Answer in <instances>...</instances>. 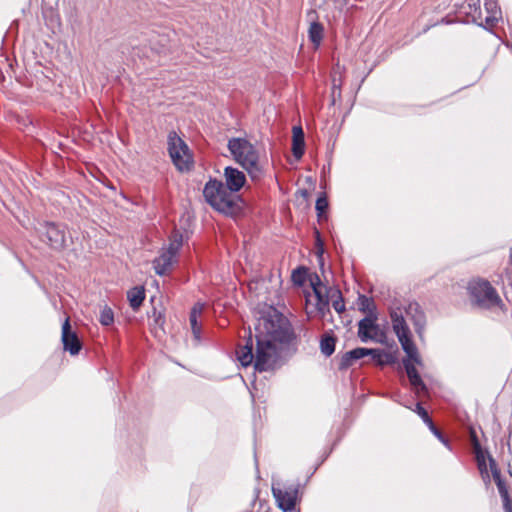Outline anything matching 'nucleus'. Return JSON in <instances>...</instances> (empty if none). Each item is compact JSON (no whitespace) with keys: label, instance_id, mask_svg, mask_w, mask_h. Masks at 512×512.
I'll list each match as a JSON object with an SVG mask.
<instances>
[{"label":"nucleus","instance_id":"nucleus-1","mask_svg":"<svg viewBox=\"0 0 512 512\" xmlns=\"http://www.w3.org/2000/svg\"><path fill=\"white\" fill-rule=\"evenodd\" d=\"M255 331L256 354L253 353V338L249 332L245 344L237 350V358L245 367L254 361L258 371L273 369L281 358L284 346L292 339L291 326L286 317L273 309L258 320Z\"/></svg>","mask_w":512,"mask_h":512},{"label":"nucleus","instance_id":"nucleus-2","mask_svg":"<svg viewBox=\"0 0 512 512\" xmlns=\"http://www.w3.org/2000/svg\"><path fill=\"white\" fill-rule=\"evenodd\" d=\"M390 319L393 331L396 334L403 351L407 355V358L403 360V365L408 379L417 393L425 391L426 386L415 368V364L422 365V360L418 349L412 340V334L406 323L402 309L400 307L391 308Z\"/></svg>","mask_w":512,"mask_h":512},{"label":"nucleus","instance_id":"nucleus-3","mask_svg":"<svg viewBox=\"0 0 512 512\" xmlns=\"http://www.w3.org/2000/svg\"><path fill=\"white\" fill-rule=\"evenodd\" d=\"M228 149L233 159L241 165L252 180L264 175L265 162L258 148L246 138H232L228 141Z\"/></svg>","mask_w":512,"mask_h":512},{"label":"nucleus","instance_id":"nucleus-4","mask_svg":"<svg viewBox=\"0 0 512 512\" xmlns=\"http://www.w3.org/2000/svg\"><path fill=\"white\" fill-rule=\"evenodd\" d=\"M311 286L316 299V303L312 304L307 299L306 313L308 317H320L324 319L326 314L330 312L329 300L333 299L332 306L336 312L342 313L345 310L344 301L338 289L327 288L321 283L318 275H314L311 279Z\"/></svg>","mask_w":512,"mask_h":512},{"label":"nucleus","instance_id":"nucleus-5","mask_svg":"<svg viewBox=\"0 0 512 512\" xmlns=\"http://www.w3.org/2000/svg\"><path fill=\"white\" fill-rule=\"evenodd\" d=\"M470 300L481 309L501 308L503 302L489 281L484 279L472 280L468 285Z\"/></svg>","mask_w":512,"mask_h":512},{"label":"nucleus","instance_id":"nucleus-6","mask_svg":"<svg viewBox=\"0 0 512 512\" xmlns=\"http://www.w3.org/2000/svg\"><path fill=\"white\" fill-rule=\"evenodd\" d=\"M182 235L174 233L170 238V243L167 248H163L160 255L154 259L153 267L156 274L162 276L167 274L174 263L176 262V256L182 246Z\"/></svg>","mask_w":512,"mask_h":512},{"label":"nucleus","instance_id":"nucleus-7","mask_svg":"<svg viewBox=\"0 0 512 512\" xmlns=\"http://www.w3.org/2000/svg\"><path fill=\"white\" fill-rule=\"evenodd\" d=\"M168 151L174 165L180 170H188L191 166V155L186 143L177 135L170 132L168 135Z\"/></svg>","mask_w":512,"mask_h":512},{"label":"nucleus","instance_id":"nucleus-8","mask_svg":"<svg viewBox=\"0 0 512 512\" xmlns=\"http://www.w3.org/2000/svg\"><path fill=\"white\" fill-rule=\"evenodd\" d=\"M272 493L278 507L283 512L292 511L295 508L297 495H298V487L291 485L287 488H281L280 483L272 484Z\"/></svg>","mask_w":512,"mask_h":512},{"label":"nucleus","instance_id":"nucleus-9","mask_svg":"<svg viewBox=\"0 0 512 512\" xmlns=\"http://www.w3.org/2000/svg\"><path fill=\"white\" fill-rule=\"evenodd\" d=\"M41 236L45 237L48 245L55 250H62L65 247V232L54 223H46L40 230Z\"/></svg>","mask_w":512,"mask_h":512},{"label":"nucleus","instance_id":"nucleus-10","mask_svg":"<svg viewBox=\"0 0 512 512\" xmlns=\"http://www.w3.org/2000/svg\"><path fill=\"white\" fill-rule=\"evenodd\" d=\"M224 184L217 180H210L206 183L203 195L205 200L214 208V209H226L228 207L227 201L217 200L219 193L223 191Z\"/></svg>","mask_w":512,"mask_h":512},{"label":"nucleus","instance_id":"nucleus-11","mask_svg":"<svg viewBox=\"0 0 512 512\" xmlns=\"http://www.w3.org/2000/svg\"><path fill=\"white\" fill-rule=\"evenodd\" d=\"M61 340L65 351L71 355H77L81 350V342L77 334L71 330L69 318H66L62 325Z\"/></svg>","mask_w":512,"mask_h":512},{"label":"nucleus","instance_id":"nucleus-12","mask_svg":"<svg viewBox=\"0 0 512 512\" xmlns=\"http://www.w3.org/2000/svg\"><path fill=\"white\" fill-rule=\"evenodd\" d=\"M405 313L413 322L415 327V331L418 334L419 338H423L426 318L423 311L420 308V305L416 302H411L405 307Z\"/></svg>","mask_w":512,"mask_h":512},{"label":"nucleus","instance_id":"nucleus-13","mask_svg":"<svg viewBox=\"0 0 512 512\" xmlns=\"http://www.w3.org/2000/svg\"><path fill=\"white\" fill-rule=\"evenodd\" d=\"M379 332V326L375 323V319L367 316L358 323V337L362 342L376 340Z\"/></svg>","mask_w":512,"mask_h":512},{"label":"nucleus","instance_id":"nucleus-14","mask_svg":"<svg viewBox=\"0 0 512 512\" xmlns=\"http://www.w3.org/2000/svg\"><path fill=\"white\" fill-rule=\"evenodd\" d=\"M224 176L227 184L226 187L233 192L239 191L246 181L244 173L233 167H226Z\"/></svg>","mask_w":512,"mask_h":512},{"label":"nucleus","instance_id":"nucleus-15","mask_svg":"<svg viewBox=\"0 0 512 512\" xmlns=\"http://www.w3.org/2000/svg\"><path fill=\"white\" fill-rule=\"evenodd\" d=\"M372 352L373 351H371L369 348H362V347L355 348L351 351H348L342 356L340 363H339V368L347 369L348 367L353 365L356 360L362 359V358L368 356V353H372Z\"/></svg>","mask_w":512,"mask_h":512},{"label":"nucleus","instance_id":"nucleus-16","mask_svg":"<svg viewBox=\"0 0 512 512\" xmlns=\"http://www.w3.org/2000/svg\"><path fill=\"white\" fill-rule=\"evenodd\" d=\"M489 460H490V468H491L493 477L497 482V487H498L499 493L504 501V507L507 512H512L511 502L508 497L507 489L500 478V472L498 471V469L496 467L495 461L492 458H490Z\"/></svg>","mask_w":512,"mask_h":512},{"label":"nucleus","instance_id":"nucleus-17","mask_svg":"<svg viewBox=\"0 0 512 512\" xmlns=\"http://www.w3.org/2000/svg\"><path fill=\"white\" fill-rule=\"evenodd\" d=\"M472 441H473V448H474V452H475L476 460H477V464H478V469H479L481 475L483 476V478L489 479V474H488L486 460H485V454L482 451L481 446H480L476 436L474 435V433H472Z\"/></svg>","mask_w":512,"mask_h":512},{"label":"nucleus","instance_id":"nucleus-18","mask_svg":"<svg viewBox=\"0 0 512 512\" xmlns=\"http://www.w3.org/2000/svg\"><path fill=\"white\" fill-rule=\"evenodd\" d=\"M223 200L227 201L228 207L226 209H216L219 212H222L224 214H232L235 210L236 202H235V196L233 195V191H230L225 185L223 187V191L219 193V196L217 197V200Z\"/></svg>","mask_w":512,"mask_h":512},{"label":"nucleus","instance_id":"nucleus-19","mask_svg":"<svg viewBox=\"0 0 512 512\" xmlns=\"http://www.w3.org/2000/svg\"><path fill=\"white\" fill-rule=\"evenodd\" d=\"M127 297L129 304L133 310H137L145 299V291L143 287H134L128 291Z\"/></svg>","mask_w":512,"mask_h":512},{"label":"nucleus","instance_id":"nucleus-20","mask_svg":"<svg viewBox=\"0 0 512 512\" xmlns=\"http://www.w3.org/2000/svg\"><path fill=\"white\" fill-rule=\"evenodd\" d=\"M202 310H203V305L200 303H197L194 305V307L192 308V310L190 312V317H189L190 325H191L192 332L196 339H199V335H200V326L198 325L197 319H198V316L202 313Z\"/></svg>","mask_w":512,"mask_h":512},{"label":"nucleus","instance_id":"nucleus-21","mask_svg":"<svg viewBox=\"0 0 512 512\" xmlns=\"http://www.w3.org/2000/svg\"><path fill=\"white\" fill-rule=\"evenodd\" d=\"M308 35L310 41L314 44L315 48H317L323 38V26L318 22H312L308 30Z\"/></svg>","mask_w":512,"mask_h":512},{"label":"nucleus","instance_id":"nucleus-22","mask_svg":"<svg viewBox=\"0 0 512 512\" xmlns=\"http://www.w3.org/2000/svg\"><path fill=\"white\" fill-rule=\"evenodd\" d=\"M320 348L324 355L330 356L335 350V338L330 335L323 336L320 342Z\"/></svg>","mask_w":512,"mask_h":512},{"label":"nucleus","instance_id":"nucleus-23","mask_svg":"<svg viewBox=\"0 0 512 512\" xmlns=\"http://www.w3.org/2000/svg\"><path fill=\"white\" fill-rule=\"evenodd\" d=\"M369 349L373 352L368 353V356H370L371 359L373 361H375L376 363H378L379 365H384V364L390 362L391 356L388 353H386L380 349H371V348H369Z\"/></svg>","mask_w":512,"mask_h":512},{"label":"nucleus","instance_id":"nucleus-24","mask_svg":"<svg viewBox=\"0 0 512 512\" xmlns=\"http://www.w3.org/2000/svg\"><path fill=\"white\" fill-rule=\"evenodd\" d=\"M99 321L104 326H108L114 322V313L107 305L101 307Z\"/></svg>","mask_w":512,"mask_h":512},{"label":"nucleus","instance_id":"nucleus-25","mask_svg":"<svg viewBox=\"0 0 512 512\" xmlns=\"http://www.w3.org/2000/svg\"><path fill=\"white\" fill-rule=\"evenodd\" d=\"M304 138L293 136L292 151L296 159H300L304 154Z\"/></svg>","mask_w":512,"mask_h":512},{"label":"nucleus","instance_id":"nucleus-26","mask_svg":"<svg viewBox=\"0 0 512 512\" xmlns=\"http://www.w3.org/2000/svg\"><path fill=\"white\" fill-rule=\"evenodd\" d=\"M307 270L304 267H298L293 270L291 279L294 284L302 285L306 279Z\"/></svg>","mask_w":512,"mask_h":512},{"label":"nucleus","instance_id":"nucleus-27","mask_svg":"<svg viewBox=\"0 0 512 512\" xmlns=\"http://www.w3.org/2000/svg\"><path fill=\"white\" fill-rule=\"evenodd\" d=\"M358 305L359 309L365 313H371L374 308L372 300L364 295L359 296Z\"/></svg>","mask_w":512,"mask_h":512},{"label":"nucleus","instance_id":"nucleus-28","mask_svg":"<svg viewBox=\"0 0 512 512\" xmlns=\"http://www.w3.org/2000/svg\"><path fill=\"white\" fill-rule=\"evenodd\" d=\"M315 208H316L318 217L321 218L322 215L325 213V211L328 208V201L325 196L318 197V199L316 201Z\"/></svg>","mask_w":512,"mask_h":512},{"label":"nucleus","instance_id":"nucleus-29","mask_svg":"<svg viewBox=\"0 0 512 512\" xmlns=\"http://www.w3.org/2000/svg\"><path fill=\"white\" fill-rule=\"evenodd\" d=\"M484 6L488 14H500V10L495 0H485Z\"/></svg>","mask_w":512,"mask_h":512},{"label":"nucleus","instance_id":"nucleus-30","mask_svg":"<svg viewBox=\"0 0 512 512\" xmlns=\"http://www.w3.org/2000/svg\"><path fill=\"white\" fill-rule=\"evenodd\" d=\"M417 413L419 414V416L423 419V421L426 424H428V423H430V421H432L428 415V412L420 404H417Z\"/></svg>","mask_w":512,"mask_h":512},{"label":"nucleus","instance_id":"nucleus-31","mask_svg":"<svg viewBox=\"0 0 512 512\" xmlns=\"http://www.w3.org/2000/svg\"><path fill=\"white\" fill-rule=\"evenodd\" d=\"M430 428V430L433 432V434L442 442L444 443L445 445H447V441L444 439V437L442 436V434L440 433V431L435 427V425L433 424L432 421H430V423L427 424Z\"/></svg>","mask_w":512,"mask_h":512},{"label":"nucleus","instance_id":"nucleus-32","mask_svg":"<svg viewBox=\"0 0 512 512\" xmlns=\"http://www.w3.org/2000/svg\"><path fill=\"white\" fill-rule=\"evenodd\" d=\"M499 16L500 14H489L485 19L486 24L488 26H494L495 23L498 21Z\"/></svg>","mask_w":512,"mask_h":512},{"label":"nucleus","instance_id":"nucleus-33","mask_svg":"<svg viewBox=\"0 0 512 512\" xmlns=\"http://www.w3.org/2000/svg\"><path fill=\"white\" fill-rule=\"evenodd\" d=\"M293 136H297L298 138H304L303 129L300 126L293 127Z\"/></svg>","mask_w":512,"mask_h":512},{"label":"nucleus","instance_id":"nucleus-34","mask_svg":"<svg viewBox=\"0 0 512 512\" xmlns=\"http://www.w3.org/2000/svg\"><path fill=\"white\" fill-rule=\"evenodd\" d=\"M510 262L512 264V248H511V252H510Z\"/></svg>","mask_w":512,"mask_h":512}]
</instances>
